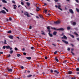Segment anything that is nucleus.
<instances>
[{
  "label": "nucleus",
  "mask_w": 79,
  "mask_h": 79,
  "mask_svg": "<svg viewBox=\"0 0 79 79\" xmlns=\"http://www.w3.org/2000/svg\"><path fill=\"white\" fill-rule=\"evenodd\" d=\"M24 15H26V16H27V17H30L31 16L29 15V14L27 12H26L24 13Z\"/></svg>",
  "instance_id": "3"
},
{
  "label": "nucleus",
  "mask_w": 79,
  "mask_h": 79,
  "mask_svg": "<svg viewBox=\"0 0 79 79\" xmlns=\"http://www.w3.org/2000/svg\"><path fill=\"white\" fill-rule=\"evenodd\" d=\"M71 79H76V77H72L71 78Z\"/></svg>",
  "instance_id": "44"
},
{
  "label": "nucleus",
  "mask_w": 79,
  "mask_h": 79,
  "mask_svg": "<svg viewBox=\"0 0 79 79\" xmlns=\"http://www.w3.org/2000/svg\"><path fill=\"white\" fill-rule=\"evenodd\" d=\"M5 48H6V46H4L3 47V49H5Z\"/></svg>",
  "instance_id": "38"
},
{
  "label": "nucleus",
  "mask_w": 79,
  "mask_h": 79,
  "mask_svg": "<svg viewBox=\"0 0 79 79\" xmlns=\"http://www.w3.org/2000/svg\"><path fill=\"white\" fill-rule=\"evenodd\" d=\"M48 16H51V15L50 14V13H49L47 14Z\"/></svg>",
  "instance_id": "46"
},
{
  "label": "nucleus",
  "mask_w": 79,
  "mask_h": 79,
  "mask_svg": "<svg viewBox=\"0 0 79 79\" xmlns=\"http://www.w3.org/2000/svg\"><path fill=\"white\" fill-rule=\"evenodd\" d=\"M71 45H72V47H74V45L73 44H71Z\"/></svg>",
  "instance_id": "64"
},
{
  "label": "nucleus",
  "mask_w": 79,
  "mask_h": 79,
  "mask_svg": "<svg viewBox=\"0 0 79 79\" xmlns=\"http://www.w3.org/2000/svg\"><path fill=\"white\" fill-rule=\"evenodd\" d=\"M76 10L78 12H79V10L77 8H76Z\"/></svg>",
  "instance_id": "29"
},
{
  "label": "nucleus",
  "mask_w": 79,
  "mask_h": 79,
  "mask_svg": "<svg viewBox=\"0 0 79 79\" xmlns=\"http://www.w3.org/2000/svg\"><path fill=\"white\" fill-rule=\"evenodd\" d=\"M20 56H21L20 54H18L17 55V56H18V57H19Z\"/></svg>",
  "instance_id": "32"
},
{
  "label": "nucleus",
  "mask_w": 79,
  "mask_h": 79,
  "mask_svg": "<svg viewBox=\"0 0 79 79\" xmlns=\"http://www.w3.org/2000/svg\"><path fill=\"white\" fill-rule=\"evenodd\" d=\"M54 24H57V21L54 22Z\"/></svg>",
  "instance_id": "43"
},
{
  "label": "nucleus",
  "mask_w": 79,
  "mask_h": 79,
  "mask_svg": "<svg viewBox=\"0 0 79 79\" xmlns=\"http://www.w3.org/2000/svg\"><path fill=\"white\" fill-rule=\"evenodd\" d=\"M2 2H3V3H7V2L5 0H2Z\"/></svg>",
  "instance_id": "17"
},
{
  "label": "nucleus",
  "mask_w": 79,
  "mask_h": 79,
  "mask_svg": "<svg viewBox=\"0 0 79 79\" xmlns=\"http://www.w3.org/2000/svg\"><path fill=\"white\" fill-rule=\"evenodd\" d=\"M4 44H7V43H6V40H4Z\"/></svg>",
  "instance_id": "37"
},
{
  "label": "nucleus",
  "mask_w": 79,
  "mask_h": 79,
  "mask_svg": "<svg viewBox=\"0 0 79 79\" xmlns=\"http://www.w3.org/2000/svg\"><path fill=\"white\" fill-rule=\"evenodd\" d=\"M67 61V60H64L63 61V63H64V64H66V62Z\"/></svg>",
  "instance_id": "26"
},
{
  "label": "nucleus",
  "mask_w": 79,
  "mask_h": 79,
  "mask_svg": "<svg viewBox=\"0 0 79 79\" xmlns=\"http://www.w3.org/2000/svg\"><path fill=\"white\" fill-rule=\"evenodd\" d=\"M24 50H25V49H24V48H23L22 49V51H24Z\"/></svg>",
  "instance_id": "63"
},
{
  "label": "nucleus",
  "mask_w": 79,
  "mask_h": 79,
  "mask_svg": "<svg viewBox=\"0 0 79 79\" xmlns=\"http://www.w3.org/2000/svg\"><path fill=\"white\" fill-rule=\"evenodd\" d=\"M26 58L27 59V60H31V57H26Z\"/></svg>",
  "instance_id": "13"
},
{
  "label": "nucleus",
  "mask_w": 79,
  "mask_h": 79,
  "mask_svg": "<svg viewBox=\"0 0 79 79\" xmlns=\"http://www.w3.org/2000/svg\"><path fill=\"white\" fill-rule=\"evenodd\" d=\"M8 58H9V57H10L11 56V55L10 54L7 55Z\"/></svg>",
  "instance_id": "35"
},
{
  "label": "nucleus",
  "mask_w": 79,
  "mask_h": 79,
  "mask_svg": "<svg viewBox=\"0 0 79 79\" xmlns=\"http://www.w3.org/2000/svg\"><path fill=\"white\" fill-rule=\"evenodd\" d=\"M39 16L41 18H42V19H44V17H43V16L40 15H39Z\"/></svg>",
  "instance_id": "25"
},
{
  "label": "nucleus",
  "mask_w": 79,
  "mask_h": 79,
  "mask_svg": "<svg viewBox=\"0 0 79 79\" xmlns=\"http://www.w3.org/2000/svg\"><path fill=\"white\" fill-rule=\"evenodd\" d=\"M15 51H17V50H18V48H15Z\"/></svg>",
  "instance_id": "36"
},
{
  "label": "nucleus",
  "mask_w": 79,
  "mask_h": 79,
  "mask_svg": "<svg viewBox=\"0 0 79 79\" xmlns=\"http://www.w3.org/2000/svg\"><path fill=\"white\" fill-rule=\"evenodd\" d=\"M45 60H47L48 57L47 56H45Z\"/></svg>",
  "instance_id": "54"
},
{
  "label": "nucleus",
  "mask_w": 79,
  "mask_h": 79,
  "mask_svg": "<svg viewBox=\"0 0 79 79\" xmlns=\"http://www.w3.org/2000/svg\"><path fill=\"white\" fill-rule=\"evenodd\" d=\"M52 29H54V30H57V31H64V29L63 28H60L57 29L55 27H51Z\"/></svg>",
  "instance_id": "2"
},
{
  "label": "nucleus",
  "mask_w": 79,
  "mask_h": 79,
  "mask_svg": "<svg viewBox=\"0 0 79 79\" xmlns=\"http://www.w3.org/2000/svg\"><path fill=\"white\" fill-rule=\"evenodd\" d=\"M57 23L58 24H60V22L59 21H57Z\"/></svg>",
  "instance_id": "34"
},
{
  "label": "nucleus",
  "mask_w": 79,
  "mask_h": 79,
  "mask_svg": "<svg viewBox=\"0 0 79 79\" xmlns=\"http://www.w3.org/2000/svg\"><path fill=\"white\" fill-rule=\"evenodd\" d=\"M13 6H14V9H16V6H17L16 5H13Z\"/></svg>",
  "instance_id": "15"
},
{
  "label": "nucleus",
  "mask_w": 79,
  "mask_h": 79,
  "mask_svg": "<svg viewBox=\"0 0 79 79\" xmlns=\"http://www.w3.org/2000/svg\"><path fill=\"white\" fill-rule=\"evenodd\" d=\"M73 26H75V25H76V23L74 22L73 23Z\"/></svg>",
  "instance_id": "21"
},
{
  "label": "nucleus",
  "mask_w": 79,
  "mask_h": 79,
  "mask_svg": "<svg viewBox=\"0 0 79 79\" xmlns=\"http://www.w3.org/2000/svg\"><path fill=\"white\" fill-rule=\"evenodd\" d=\"M31 49L32 50H34V47H31Z\"/></svg>",
  "instance_id": "50"
},
{
  "label": "nucleus",
  "mask_w": 79,
  "mask_h": 79,
  "mask_svg": "<svg viewBox=\"0 0 79 79\" xmlns=\"http://www.w3.org/2000/svg\"><path fill=\"white\" fill-rule=\"evenodd\" d=\"M63 37H62L61 38L62 39H65V40H67V37H66V36H65V35H63Z\"/></svg>",
  "instance_id": "6"
},
{
  "label": "nucleus",
  "mask_w": 79,
  "mask_h": 79,
  "mask_svg": "<svg viewBox=\"0 0 79 79\" xmlns=\"http://www.w3.org/2000/svg\"><path fill=\"white\" fill-rule=\"evenodd\" d=\"M23 55H26V53L24 52L23 53Z\"/></svg>",
  "instance_id": "51"
},
{
  "label": "nucleus",
  "mask_w": 79,
  "mask_h": 79,
  "mask_svg": "<svg viewBox=\"0 0 79 79\" xmlns=\"http://www.w3.org/2000/svg\"><path fill=\"white\" fill-rule=\"evenodd\" d=\"M21 5H24V3L23 2H21Z\"/></svg>",
  "instance_id": "41"
},
{
  "label": "nucleus",
  "mask_w": 79,
  "mask_h": 79,
  "mask_svg": "<svg viewBox=\"0 0 79 79\" xmlns=\"http://www.w3.org/2000/svg\"><path fill=\"white\" fill-rule=\"evenodd\" d=\"M9 19L10 21H11V20H12V19H11V17H10Z\"/></svg>",
  "instance_id": "39"
},
{
  "label": "nucleus",
  "mask_w": 79,
  "mask_h": 79,
  "mask_svg": "<svg viewBox=\"0 0 79 79\" xmlns=\"http://www.w3.org/2000/svg\"><path fill=\"white\" fill-rule=\"evenodd\" d=\"M55 60L56 61H57V62H58L59 60H58V59H57V57H56L55 58Z\"/></svg>",
  "instance_id": "20"
},
{
  "label": "nucleus",
  "mask_w": 79,
  "mask_h": 79,
  "mask_svg": "<svg viewBox=\"0 0 79 79\" xmlns=\"http://www.w3.org/2000/svg\"><path fill=\"white\" fill-rule=\"evenodd\" d=\"M6 48L7 49H9V48H10V46H6Z\"/></svg>",
  "instance_id": "18"
},
{
  "label": "nucleus",
  "mask_w": 79,
  "mask_h": 79,
  "mask_svg": "<svg viewBox=\"0 0 79 79\" xmlns=\"http://www.w3.org/2000/svg\"><path fill=\"white\" fill-rule=\"evenodd\" d=\"M67 50L68 51H69V50H70V48H68L67 49Z\"/></svg>",
  "instance_id": "48"
},
{
  "label": "nucleus",
  "mask_w": 79,
  "mask_h": 79,
  "mask_svg": "<svg viewBox=\"0 0 79 79\" xmlns=\"http://www.w3.org/2000/svg\"><path fill=\"white\" fill-rule=\"evenodd\" d=\"M76 70H77V71H79V68H77V69H76Z\"/></svg>",
  "instance_id": "45"
},
{
  "label": "nucleus",
  "mask_w": 79,
  "mask_h": 79,
  "mask_svg": "<svg viewBox=\"0 0 79 79\" xmlns=\"http://www.w3.org/2000/svg\"><path fill=\"white\" fill-rule=\"evenodd\" d=\"M54 72L56 73V74H59V72L57 71V70H54Z\"/></svg>",
  "instance_id": "16"
},
{
  "label": "nucleus",
  "mask_w": 79,
  "mask_h": 79,
  "mask_svg": "<svg viewBox=\"0 0 79 79\" xmlns=\"http://www.w3.org/2000/svg\"><path fill=\"white\" fill-rule=\"evenodd\" d=\"M69 35H70V36H71V37L72 38H74V35H71L70 34H69Z\"/></svg>",
  "instance_id": "19"
},
{
  "label": "nucleus",
  "mask_w": 79,
  "mask_h": 79,
  "mask_svg": "<svg viewBox=\"0 0 79 79\" xmlns=\"http://www.w3.org/2000/svg\"><path fill=\"white\" fill-rule=\"evenodd\" d=\"M36 9H38V10H40V8H39V7L36 6Z\"/></svg>",
  "instance_id": "47"
},
{
  "label": "nucleus",
  "mask_w": 79,
  "mask_h": 79,
  "mask_svg": "<svg viewBox=\"0 0 79 79\" xmlns=\"http://www.w3.org/2000/svg\"><path fill=\"white\" fill-rule=\"evenodd\" d=\"M36 18H37V19H39V17H38V16H36Z\"/></svg>",
  "instance_id": "62"
},
{
  "label": "nucleus",
  "mask_w": 79,
  "mask_h": 79,
  "mask_svg": "<svg viewBox=\"0 0 79 79\" xmlns=\"http://www.w3.org/2000/svg\"><path fill=\"white\" fill-rule=\"evenodd\" d=\"M62 41L63 42H64V43L65 44H68V41H66L65 40H62Z\"/></svg>",
  "instance_id": "4"
},
{
  "label": "nucleus",
  "mask_w": 79,
  "mask_h": 79,
  "mask_svg": "<svg viewBox=\"0 0 79 79\" xmlns=\"http://www.w3.org/2000/svg\"><path fill=\"white\" fill-rule=\"evenodd\" d=\"M56 34H57V32L56 31H54L53 33V34L54 35H56Z\"/></svg>",
  "instance_id": "11"
},
{
  "label": "nucleus",
  "mask_w": 79,
  "mask_h": 79,
  "mask_svg": "<svg viewBox=\"0 0 79 79\" xmlns=\"http://www.w3.org/2000/svg\"><path fill=\"white\" fill-rule=\"evenodd\" d=\"M69 11L72 14H73V13H74V12H73V10L71 9L69 10Z\"/></svg>",
  "instance_id": "7"
},
{
  "label": "nucleus",
  "mask_w": 79,
  "mask_h": 79,
  "mask_svg": "<svg viewBox=\"0 0 79 79\" xmlns=\"http://www.w3.org/2000/svg\"><path fill=\"white\" fill-rule=\"evenodd\" d=\"M6 11H7V12H8V9H6Z\"/></svg>",
  "instance_id": "59"
},
{
  "label": "nucleus",
  "mask_w": 79,
  "mask_h": 79,
  "mask_svg": "<svg viewBox=\"0 0 79 79\" xmlns=\"http://www.w3.org/2000/svg\"><path fill=\"white\" fill-rule=\"evenodd\" d=\"M47 10H45L44 11V13H47Z\"/></svg>",
  "instance_id": "30"
},
{
  "label": "nucleus",
  "mask_w": 79,
  "mask_h": 79,
  "mask_svg": "<svg viewBox=\"0 0 79 79\" xmlns=\"http://www.w3.org/2000/svg\"><path fill=\"white\" fill-rule=\"evenodd\" d=\"M71 53H72V55H74V53H73V52L71 51Z\"/></svg>",
  "instance_id": "42"
},
{
  "label": "nucleus",
  "mask_w": 79,
  "mask_h": 79,
  "mask_svg": "<svg viewBox=\"0 0 79 79\" xmlns=\"http://www.w3.org/2000/svg\"><path fill=\"white\" fill-rule=\"evenodd\" d=\"M72 71H69V74H72Z\"/></svg>",
  "instance_id": "33"
},
{
  "label": "nucleus",
  "mask_w": 79,
  "mask_h": 79,
  "mask_svg": "<svg viewBox=\"0 0 79 79\" xmlns=\"http://www.w3.org/2000/svg\"><path fill=\"white\" fill-rule=\"evenodd\" d=\"M47 29H48V31L49 32V35L50 36V37H53V35H52V34H50V32H51V31H50V27H49V26H48L47 27Z\"/></svg>",
  "instance_id": "1"
},
{
  "label": "nucleus",
  "mask_w": 79,
  "mask_h": 79,
  "mask_svg": "<svg viewBox=\"0 0 79 79\" xmlns=\"http://www.w3.org/2000/svg\"><path fill=\"white\" fill-rule=\"evenodd\" d=\"M8 71H9V72H12V71H13L12 69H8Z\"/></svg>",
  "instance_id": "12"
},
{
  "label": "nucleus",
  "mask_w": 79,
  "mask_h": 79,
  "mask_svg": "<svg viewBox=\"0 0 79 79\" xmlns=\"http://www.w3.org/2000/svg\"><path fill=\"white\" fill-rule=\"evenodd\" d=\"M1 12L3 14H6V13L5 11V10H2L1 11Z\"/></svg>",
  "instance_id": "5"
},
{
  "label": "nucleus",
  "mask_w": 79,
  "mask_h": 79,
  "mask_svg": "<svg viewBox=\"0 0 79 79\" xmlns=\"http://www.w3.org/2000/svg\"><path fill=\"white\" fill-rule=\"evenodd\" d=\"M7 33L10 34V33H11V30H10L8 31H7Z\"/></svg>",
  "instance_id": "28"
},
{
  "label": "nucleus",
  "mask_w": 79,
  "mask_h": 79,
  "mask_svg": "<svg viewBox=\"0 0 79 79\" xmlns=\"http://www.w3.org/2000/svg\"><path fill=\"white\" fill-rule=\"evenodd\" d=\"M75 1H76V2H77V3L79 2V1H78V0H75Z\"/></svg>",
  "instance_id": "58"
},
{
  "label": "nucleus",
  "mask_w": 79,
  "mask_h": 79,
  "mask_svg": "<svg viewBox=\"0 0 79 79\" xmlns=\"http://www.w3.org/2000/svg\"><path fill=\"white\" fill-rule=\"evenodd\" d=\"M9 53L10 54H12V53H13V51L12 50L10 51Z\"/></svg>",
  "instance_id": "23"
},
{
  "label": "nucleus",
  "mask_w": 79,
  "mask_h": 79,
  "mask_svg": "<svg viewBox=\"0 0 79 79\" xmlns=\"http://www.w3.org/2000/svg\"><path fill=\"white\" fill-rule=\"evenodd\" d=\"M3 9H4V10H6V8H5V7H3Z\"/></svg>",
  "instance_id": "61"
},
{
  "label": "nucleus",
  "mask_w": 79,
  "mask_h": 79,
  "mask_svg": "<svg viewBox=\"0 0 79 79\" xmlns=\"http://www.w3.org/2000/svg\"><path fill=\"white\" fill-rule=\"evenodd\" d=\"M64 35V33H62L61 35H60L61 36H62V35Z\"/></svg>",
  "instance_id": "56"
},
{
  "label": "nucleus",
  "mask_w": 79,
  "mask_h": 79,
  "mask_svg": "<svg viewBox=\"0 0 79 79\" xmlns=\"http://www.w3.org/2000/svg\"><path fill=\"white\" fill-rule=\"evenodd\" d=\"M77 40H78V41H79V38H77Z\"/></svg>",
  "instance_id": "55"
},
{
  "label": "nucleus",
  "mask_w": 79,
  "mask_h": 79,
  "mask_svg": "<svg viewBox=\"0 0 79 79\" xmlns=\"http://www.w3.org/2000/svg\"><path fill=\"white\" fill-rule=\"evenodd\" d=\"M41 32H43L41 33V34H42V35H45V33H44V32L42 31Z\"/></svg>",
  "instance_id": "27"
},
{
  "label": "nucleus",
  "mask_w": 79,
  "mask_h": 79,
  "mask_svg": "<svg viewBox=\"0 0 79 79\" xmlns=\"http://www.w3.org/2000/svg\"><path fill=\"white\" fill-rule=\"evenodd\" d=\"M51 72L52 73H53V70H52V69H51Z\"/></svg>",
  "instance_id": "52"
},
{
  "label": "nucleus",
  "mask_w": 79,
  "mask_h": 79,
  "mask_svg": "<svg viewBox=\"0 0 79 79\" xmlns=\"http://www.w3.org/2000/svg\"><path fill=\"white\" fill-rule=\"evenodd\" d=\"M31 76H32V75H29L27 76V77H31Z\"/></svg>",
  "instance_id": "22"
},
{
  "label": "nucleus",
  "mask_w": 79,
  "mask_h": 79,
  "mask_svg": "<svg viewBox=\"0 0 79 79\" xmlns=\"http://www.w3.org/2000/svg\"><path fill=\"white\" fill-rule=\"evenodd\" d=\"M29 29H32V26H30Z\"/></svg>",
  "instance_id": "49"
},
{
  "label": "nucleus",
  "mask_w": 79,
  "mask_h": 79,
  "mask_svg": "<svg viewBox=\"0 0 79 79\" xmlns=\"http://www.w3.org/2000/svg\"><path fill=\"white\" fill-rule=\"evenodd\" d=\"M67 30H70V29H71V27H67Z\"/></svg>",
  "instance_id": "24"
},
{
  "label": "nucleus",
  "mask_w": 79,
  "mask_h": 79,
  "mask_svg": "<svg viewBox=\"0 0 79 79\" xmlns=\"http://www.w3.org/2000/svg\"><path fill=\"white\" fill-rule=\"evenodd\" d=\"M21 68L22 69H24V67H23V66H22L21 67Z\"/></svg>",
  "instance_id": "57"
},
{
  "label": "nucleus",
  "mask_w": 79,
  "mask_h": 79,
  "mask_svg": "<svg viewBox=\"0 0 79 79\" xmlns=\"http://www.w3.org/2000/svg\"><path fill=\"white\" fill-rule=\"evenodd\" d=\"M54 55H56L57 53V51H56L55 52H54Z\"/></svg>",
  "instance_id": "31"
},
{
  "label": "nucleus",
  "mask_w": 79,
  "mask_h": 79,
  "mask_svg": "<svg viewBox=\"0 0 79 79\" xmlns=\"http://www.w3.org/2000/svg\"><path fill=\"white\" fill-rule=\"evenodd\" d=\"M0 54H3V52H0Z\"/></svg>",
  "instance_id": "60"
},
{
  "label": "nucleus",
  "mask_w": 79,
  "mask_h": 79,
  "mask_svg": "<svg viewBox=\"0 0 79 79\" xmlns=\"http://www.w3.org/2000/svg\"><path fill=\"white\" fill-rule=\"evenodd\" d=\"M9 38L10 39H13V36L12 35H9L8 36Z\"/></svg>",
  "instance_id": "8"
},
{
  "label": "nucleus",
  "mask_w": 79,
  "mask_h": 79,
  "mask_svg": "<svg viewBox=\"0 0 79 79\" xmlns=\"http://www.w3.org/2000/svg\"><path fill=\"white\" fill-rule=\"evenodd\" d=\"M73 34H74V35H76L77 36H79V35H78V34H77V33H76V32H74L73 33Z\"/></svg>",
  "instance_id": "10"
},
{
  "label": "nucleus",
  "mask_w": 79,
  "mask_h": 79,
  "mask_svg": "<svg viewBox=\"0 0 79 79\" xmlns=\"http://www.w3.org/2000/svg\"><path fill=\"white\" fill-rule=\"evenodd\" d=\"M52 45H53L55 47H56V45L55 44H52Z\"/></svg>",
  "instance_id": "53"
},
{
  "label": "nucleus",
  "mask_w": 79,
  "mask_h": 79,
  "mask_svg": "<svg viewBox=\"0 0 79 79\" xmlns=\"http://www.w3.org/2000/svg\"><path fill=\"white\" fill-rule=\"evenodd\" d=\"M60 7H61V6L59 5L58 6V9H59V10H61V11H62L63 10L62 9H61V8H60Z\"/></svg>",
  "instance_id": "9"
},
{
  "label": "nucleus",
  "mask_w": 79,
  "mask_h": 79,
  "mask_svg": "<svg viewBox=\"0 0 79 79\" xmlns=\"http://www.w3.org/2000/svg\"><path fill=\"white\" fill-rule=\"evenodd\" d=\"M26 4L28 6H30V3L29 2H26Z\"/></svg>",
  "instance_id": "14"
},
{
  "label": "nucleus",
  "mask_w": 79,
  "mask_h": 79,
  "mask_svg": "<svg viewBox=\"0 0 79 79\" xmlns=\"http://www.w3.org/2000/svg\"><path fill=\"white\" fill-rule=\"evenodd\" d=\"M12 3H15V4L16 3V2H15L14 1H12Z\"/></svg>",
  "instance_id": "40"
}]
</instances>
